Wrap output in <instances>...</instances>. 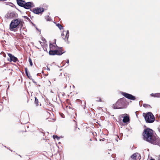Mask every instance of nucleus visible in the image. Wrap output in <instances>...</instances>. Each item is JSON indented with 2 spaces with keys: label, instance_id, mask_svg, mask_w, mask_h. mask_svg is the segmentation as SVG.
Returning a JSON list of instances; mask_svg holds the SVG:
<instances>
[{
  "label": "nucleus",
  "instance_id": "obj_16",
  "mask_svg": "<svg viewBox=\"0 0 160 160\" xmlns=\"http://www.w3.org/2000/svg\"><path fill=\"white\" fill-rule=\"evenodd\" d=\"M69 37V34H66V35L65 38H63V39L65 40V39H66V41L67 43L68 42V39Z\"/></svg>",
  "mask_w": 160,
  "mask_h": 160
},
{
  "label": "nucleus",
  "instance_id": "obj_20",
  "mask_svg": "<svg viewBox=\"0 0 160 160\" xmlns=\"http://www.w3.org/2000/svg\"><path fill=\"white\" fill-rule=\"evenodd\" d=\"M23 17L25 19H27V20H28L29 22H31V21L30 20V19L27 16H23Z\"/></svg>",
  "mask_w": 160,
  "mask_h": 160
},
{
  "label": "nucleus",
  "instance_id": "obj_38",
  "mask_svg": "<svg viewBox=\"0 0 160 160\" xmlns=\"http://www.w3.org/2000/svg\"><path fill=\"white\" fill-rule=\"evenodd\" d=\"M150 160H155V159L153 158H151L150 159Z\"/></svg>",
  "mask_w": 160,
  "mask_h": 160
},
{
  "label": "nucleus",
  "instance_id": "obj_50",
  "mask_svg": "<svg viewBox=\"0 0 160 160\" xmlns=\"http://www.w3.org/2000/svg\"><path fill=\"white\" fill-rule=\"evenodd\" d=\"M73 87L74 88L75 87L74 85H73Z\"/></svg>",
  "mask_w": 160,
  "mask_h": 160
},
{
  "label": "nucleus",
  "instance_id": "obj_55",
  "mask_svg": "<svg viewBox=\"0 0 160 160\" xmlns=\"http://www.w3.org/2000/svg\"><path fill=\"white\" fill-rule=\"evenodd\" d=\"M43 71H42V73H43Z\"/></svg>",
  "mask_w": 160,
  "mask_h": 160
},
{
  "label": "nucleus",
  "instance_id": "obj_11",
  "mask_svg": "<svg viewBox=\"0 0 160 160\" xmlns=\"http://www.w3.org/2000/svg\"><path fill=\"white\" fill-rule=\"evenodd\" d=\"M123 115V122L125 123H128L129 122L130 118L128 115L125 113Z\"/></svg>",
  "mask_w": 160,
  "mask_h": 160
},
{
  "label": "nucleus",
  "instance_id": "obj_26",
  "mask_svg": "<svg viewBox=\"0 0 160 160\" xmlns=\"http://www.w3.org/2000/svg\"><path fill=\"white\" fill-rule=\"evenodd\" d=\"M42 40L43 41H45V42H47V41L45 38H44L43 37H42Z\"/></svg>",
  "mask_w": 160,
  "mask_h": 160
},
{
  "label": "nucleus",
  "instance_id": "obj_39",
  "mask_svg": "<svg viewBox=\"0 0 160 160\" xmlns=\"http://www.w3.org/2000/svg\"><path fill=\"white\" fill-rule=\"evenodd\" d=\"M4 146L5 148H7L8 149V148L7 147H6V146Z\"/></svg>",
  "mask_w": 160,
  "mask_h": 160
},
{
  "label": "nucleus",
  "instance_id": "obj_43",
  "mask_svg": "<svg viewBox=\"0 0 160 160\" xmlns=\"http://www.w3.org/2000/svg\"><path fill=\"white\" fill-rule=\"evenodd\" d=\"M158 160H160V157H159V158L158 159Z\"/></svg>",
  "mask_w": 160,
  "mask_h": 160
},
{
  "label": "nucleus",
  "instance_id": "obj_58",
  "mask_svg": "<svg viewBox=\"0 0 160 160\" xmlns=\"http://www.w3.org/2000/svg\"><path fill=\"white\" fill-rule=\"evenodd\" d=\"M1 54V53H0V54Z\"/></svg>",
  "mask_w": 160,
  "mask_h": 160
},
{
  "label": "nucleus",
  "instance_id": "obj_48",
  "mask_svg": "<svg viewBox=\"0 0 160 160\" xmlns=\"http://www.w3.org/2000/svg\"><path fill=\"white\" fill-rule=\"evenodd\" d=\"M60 143H61V142H58V143H59V144H60Z\"/></svg>",
  "mask_w": 160,
  "mask_h": 160
},
{
  "label": "nucleus",
  "instance_id": "obj_40",
  "mask_svg": "<svg viewBox=\"0 0 160 160\" xmlns=\"http://www.w3.org/2000/svg\"><path fill=\"white\" fill-rule=\"evenodd\" d=\"M5 56H6V55H5V54L4 53V57H5Z\"/></svg>",
  "mask_w": 160,
  "mask_h": 160
},
{
  "label": "nucleus",
  "instance_id": "obj_34",
  "mask_svg": "<svg viewBox=\"0 0 160 160\" xmlns=\"http://www.w3.org/2000/svg\"><path fill=\"white\" fill-rule=\"evenodd\" d=\"M66 34H69V30H68L67 31Z\"/></svg>",
  "mask_w": 160,
  "mask_h": 160
},
{
  "label": "nucleus",
  "instance_id": "obj_32",
  "mask_svg": "<svg viewBox=\"0 0 160 160\" xmlns=\"http://www.w3.org/2000/svg\"><path fill=\"white\" fill-rule=\"evenodd\" d=\"M66 63H68H68H69V59H67V60Z\"/></svg>",
  "mask_w": 160,
  "mask_h": 160
},
{
  "label": "nucleus",
  "instance_id": "obj_49",
  "mask_svg": "<svg viewBox=\"0 0 160 160\" xmlns=\"http://www.w3.org/2000/svg\"><path fill=\"white\" fill-rule=\"evenodd\" d=\"M16 0L17 1V2H18V0Z\"/></svg>",
  "mask_w": 160,
  "mask_h": 160
},
{
  "label": "nucleus",
  "instance_id": "obj_10",
  "mask_svg": "<svg viewBox=\"0 0 160 160\" xmlns=\"http://www.w3.org/2000/svg\"><path fill=\"white\" fill-rule=\"evenodd\" d=\"M8 55L10 58V60H9V59H8V60L10 62L13 61L14 62H16L17 61H19L18 58L12 54L8 53Z\"/></svg>",
  "mask_w": 160,
  "mask_h": 160
},
{
  "label": "nucleus",
  "instance_id": "obj_18",
  "mask_svg": "<svg viewBox=\"0 0 160 160\" xmlns=\"http://www.w3.org/2000/svg\"><path fill=\"white\" fill-rule=\"evenodd\" d=\"M35 103L36 104V105L37 106H38V99L36 97H35Z\"/></svg>",
  "mask_w": 160,
  "mask_h": 160
},
{
  "label": "nucleus",
  "instance_id": "obj_56",
  "mask_svg": "<svg viewBox=\"0 0 160 160\" xmlns=\"http://www.w3.org/2000/svg\"><path fill=\"white\" fill-rule=\"evenodd\" d=\"M90 140V141H91V140H91V139Z\"/></svg>",
  "mask_w": 160,
  "mask_h": 160
},
{
  "label": "nucleus",
  "instance_id": "obj_19",
  "mask_svg": "<svg viewBox=\"0 0 160 160\" xmlns=\"http://www.w3.org/2000/svg\"><path fill=\"white\" fill-rule=\"evenodd\" d=\"M143 106L144 108H150L151 107V106L148 104H143L142 105Z\"/></svg>",
  "mask_w": 160,
  "mask_h": 160
},
{
  "label": "nucleus",
  "instance_id": "obj_7",
  "mask_svg": "<svg viewBox=\"0 0 160 160\" xmlns=\"http://www.w3.org/2000/svg\"><path fill=\"white\" fill-rule=\"evenodd\" d=\"M121 94L126 98L132 100H135L136 99V97L130 94L123 92H122Z\"/></svg>",
  "mask_w": 160,
  "mask_h": 160
},
{
  "label": "nucleus",
  "instance_id": "obj_33",
  "mask_svg": "<svg viewBox=\"0 0 160 160\" xmlns=\"http://www.w3.org/2000/svg\"><path fill=\"white\" fill-rule=\"evenodd\" d=\"M115 155H114V154H112V157L113 158H114L115 157Z\"/></svg>",
  "mask_w": 160,
  "mask_h": 160
},
{
  "label": "nucleus",
  "instance_id": "obj_4",
  "mask_svg": "<svg viewBox=\"0 0 160 160\" xmlns=\"http://www.w3.org/2000/svg\"><path fill=\"white\" fill-rule=\"evenodd\" d=\"M56 47L57 48V49L55 50H51L52 48V47H55V46L52 45L51 43L49 44L50 50L49 53L50 55H61L63 53H64L65 51L62 49V47H59L56 45Z\"/></svg>",
  "mask_w": 160,
  "mask_h": 160
},
{
  "label": "nucleus",
  "instance_id": "obj_57",
  "mask_svg": "<svg viewBox=\"0 0 160 160\" xmlns=\"http://www.w3.org/2000/svg\"><path fill=\"white\" fill-rule=\"evenodd\" d=\"M159 117H160V115H159Z\"/></svg>",
  "mask_w": 160,
  "mask_h": 160
},
{
  "label": "nucleus",
  "instance_id": "obj_45",
  "mask_svg": "<svg viewBox=\"0 0 160 160\" xmlns=\"http://www.w3.org/2000/svg\"><path fill=\"white\" fill-rule=\"evenodd\" d=\"M9 150H10L11 151H12V150H11V149H9Z\"/></svg>",
  "mask_w": 160,
  "mask_h": 160
},
{
  "label": "nucleus",
  "instance_id": "obj_31",
  "mask_svg": "<svg viewBox=\"0 0 160 160\" xmlns=\"http://www.w3.org/2000/svg\"><path fill=\"white\" fill-rule=\"evenodd\" d=\"M73 121L75 122V125H76V126L77 127V123L75 120H73Z\"/></svg>",
  "mask_w": 160,
  "mask_h": 160
},
{
  "label": "nucleus",
  "instance_id": "obj_1",
  "mask_svg": "<svg viewBox=\"0 0 160 160\" xmlns=\"http://www.w3.org/2000/svg\"><path fill=\"white\" fill-rule=\"evenodd\" d=\"M142 136L143 139L145 141L160 147V138L156 137L152 129L148 128L145 129L142 133Z\"/></svg>",
  "mask_w": 160,
  "mask_h": 160
},
{
  "label": "nucleus",
  "instance_id": "obj_46",
  "mask_svg": "<svg viewBox=\"0 0 160 160\" xmlns=\"http://www.w3.org/2000/svg\"><path fill=\"white\" fill-rule=\"evenodd\" d=\"M19 156H20V157H21L20 155H19Z\"/></svg>",
  "mask_w": 160,
  "mask_h": 160
},
{
  "label": "nucleus",
  "instance_id": "obj_15",
  "mask_svg": "<svg viewBox=\"0 0 160 160\" xmlns=\"http://www.w3.org/2000/svg\"><path fill=\"white\" fill-rule=\"evenodd\" d=\"M136 157H137L136 153H135L131 156V158L129 159V160H132L137 159Z\"/></svg>",
  "mask_w": 160,
  "mask_h": 160
},
{
  "label": "nucleus",
  "instance_id": "obj_41",
  "mask_svg": "<svg viewBox=\"0 0 160 160\" xmlns=\"http://www.w3.org/2000/svg\"><path fill=\"white\" fill-rule=\"evenodd\" d=\"M67 87V86L66 85L65 87H64V88H65Z\"/></svg>",
  "mask_w": 160,
  "mask_h": 160
},
{
  "label": "nucleus",
  "instance_id": "obj_52",
  "mask_svg": "<svg viewBox=\"0 0 160 160\" xmlns=\"http://www.w3.org/2000/svg\"><path fill=\"white\" fill-rule=\"evenodd\" d=\"M38 86L40 87V85H39Z\"/></svg>",
  "mask_w": 160,
  "mask_h": 160
},
{
  "label": "nucleus",
  "instance_id": "obj_54",
  "mask_svg": "<svg viewBox=\"0 0 160 160\" xmlns=\"http://www.w3.org/2000/svg\"><path fill=\"white\" fill-rule=\"evenodd\" d=\"M43 71H42V73H43Z\"/></svg>",
  "mask_w": 160,
  "mask_h": 160
},
{
  "label": "nucleus",
  "instance_id": "obj_27",
  "mask_svg": "<svg viewBox=\"0 0 160 160\" xmlns=\"http://www.w3.org/2000/svg\"><path fill=\"white\" fill-rule=\"evenodd\" d=\"M96 101L97 102H102V100L101 99V98H98V99H97L96 100Z\"/></svg>",
  "mask_w": 160,
  "mask_h": 160
},
{
  "label": "nucleus",
  "instance_id": "obj_30",
  "mask_svg": "<svg viewBox=\"0 0 160 160\" xmlns=\"http://www.w3.org/2000/svg\"><path fill=\"white\" fill-rule=\"evenodd\" d=\"M36 29V30L38 31H39L40 32H41V30L37 28V27H36V26L35 27Z\"/></svg>",
  "mask_w": 160,
  "mask_h": 160
},
{
  "label": "nucleus",
  "instance_id": "obj_23",
  "mask_svg": "<svg viewBox=\"0 0 160 160\" xmlns=\"http://www.w3.org/2000/svg\"><path fill=\"white\" fill-rule=\"evenodd\" d=\"M53 138L54 139L56 138H57L58 140H59L60 138V137H58L57 135H54L53 136Z\"/></svg>",
  "mask_w": 160,
  "mask_h": 160
},
{
  "label": "nucleus",
  "instance_id": "obj_5",
  "mask_svg": "<svg viewBox=\"0 0 160 160\" xmlns=\"http://www.w3.org/2000/svg\"><path fill=\"white\" fill-rule=\"evenodd\" d=\"M143 116L147 123H152L155 120V118L151 112H149L146 113H143Z\"/></svg>",
  "mask_w": 160,
  "mask_h": 160
},
{
  "label": "nucleus",
  "instance_id": "obj_3",
  "mask_svg": "<svg viewBox=\"0 0 160 160\" xmlns=\"http://www.w3.org/2000/svg\"><path fill=\"white\" fill-rule=\"evenodd\" d=\"M127 100L124 98L119 99L112 105V108L114 109L126 108L127 107Z\"/></svg>",
  "mask_w": 160,
  "mask_h": 160
},
{
  "label": "nucleus",
  "instance_id": "obj_9",
  "mask_svg": "<svg viewBox=\"0 0 160 160\" xmlns=\"http://www.w3.org/2000/svg\"><path fill=\"white\" fill-rule=\"evenodd\" d=\"M34 7H35V5L32 2H26L25 1L23 8L25 9H28Z\"/></svg>",
  "mask_w": 160,
  "mask_h": 160
},
{
  "label": "nucleus",
  "instance_id": "obj_21",
  "mask_svg": "<svg viewBox=\"0 0 160 160\" xmlns=\"http://www.w3.org/2000/svg\"><path fill=\"white\" fill-rule=\"evenodd\" d=\"M46 19L47 21H50L51 20V17H49L48 16H47V17L46 18Z\"/></svg>",
  "mask_w": 160,
  "mask_h": 160
},
{
  "label": "nucleus",
  "instance_id": "obj_37",
  "mask_svg": "<svg viewBox=\"0 0 160 160\" xmlns=\"http://www.w3.org/2000/svg\"><path fill=\"white\" fill-rule=\"evenodd\" d=\"M47 69L48 70H50V68H49L48 67V66H47Z\"/></svg>",
  "mask_w": 160,
  "mask_h": 160
},
{
  "label": "nucleus",
  "instance_id": "obj_42",
  "mask_svg": "<svg viewBox=\"0 0 160 160\" xmlns=\"http://www.w3.org/2000/svg\"><path fill=\"white\" fill-rule=\"evenodd\" d=\"M98 124L99 125V126H101V125L100 124L98 123Z\"/></svg>",
  "mask_w": 160,
  "mask_h": 160
},
{
  "label": "nucleus",
  "instance_id": "obj_12",
  "mask_svg": "<svg viewBox=\"0 0 160 160\" xmlns=\"http://www.w3.org/2000/svg\"><path fill=\"white\" fill-rule=\"evenodd\" d=\"M25 2V1L24 0H18L17 4L19 6L23 8Z\"/></svg>",
  "mask_w": 160,
  "mask_h": 160
},
{
  "label": "nucleus",
  "instance_id": "obj_17",
  "mask_svg": "<svg viewBox=\"0 0 160 160\" xmlns=\"http://www.w3.org/2000/svg\"><path fill=\"white\" fill-rule=\"evenodd\" d=\"M56 26L58 27V28L60 30L63 29V27L59 23L56 24Z\"/></svg>",
  "mask_w": 160,
  "mask_h": 160
},
{
  "label": "nucleus",
  "instance_id": "obj_53",
  "mask_svg": "<svg viewBox=\"0 0 160 160\" xmlns=\"http://www.w3.org/2000/svg\"><path fill=\"white\" fill-rule=\"evenodd\" d=\"M9 88V86L8 87V88L7 89H8Z\"/></svg>",
  "mask_w": 160,
  "mask_h": 160
},
{
  "label": "nucleus",
  "instance_id": "obj_22",
  "mask_svg": "<svg viewBox=\"0 0 160 160\" xmlns=\"http://www.w3.org/2000/svg\"><path fill=\"white\" fill-rule=\"evenodd\" d=\"M29 62L30 66H32L33 65V63L32 62L31 59L30 58H29Z\"/></svg>",
  "mask_w": 160,
  "mask_h": 160
},
{
  "label": "nucleus",
  "instance_id": "obj_29",
  "mask_svg": "<svg viewBox=\"0 0 160 160\" xmlns=\"http://www.w3.org/2000/svg\"><path fill=\"white\" fill-rule=\"evenodd\" d=\"M33 26H34L35 27L36 26L35 24H34V23H33L32 21L31 22H30Z\"/></svg>",
  "mask_w": 160,
  "mask_h": 160
},
{
  "label": "nucleus",
  "instance_id": "obj_14",
  "mask_svg": "<svg viewBox=\"0 0 160 160\" xmlns=\"http://www.w3.org/2000/svg\"><path fill=\"white\" fill-rule=\"evenodd\" d=\"M150 95L152 97H154L160 98V93H152L150 94Z\"/></svg>",
  "mask_w": 160,
  "mask_h": 160
},
{
  "label": "nucleus",
  "instance_id": "obj_47",
  "mask_svg": "<svg viewBox=\"0 0 160 160\" xmlns=\"http://www.w3.org/2000/svg\"><path fill=\"white\" fill-rule=\"evenodd\" d=\"M55 42L56 41V39H55ZM55 43H56V42H55Z\"/></svg>",
  "mask_w": 160,
  "mask_h": 160
},
{
  "label": "nucleus",
  "instance_id": "obj_25",
  "mask_svg": "<svg viewBox=\"0 0 160 160\" xmlns=\"http://www.w3.org/2000/svg\"><path fill=\"white\" fill-rule=\"evenodd\" d=\"M31 79L34 83L36 85H37V83L34 81L33 79L32 78V79Z\"/></svg>",
  "mask_w": 160,
  "mask_h": 160
},
{
  "label": "nucleus",
  "instance_id": "obj_36",
  "mask_svg": "<svg viewBox=\"0 0 160 160\" xmlns=\"http://www.w3.org/2000/svg\"><path fill=\"white\" fill-rule=\"evenodd\" d=\"M142 102V101H140L139 102V105H140V107H141V105H140V102Z\"/></svg>",
  "mask_w": 160,
  "mask_h": 160
},
{
  "label": "nucleus",
  "instance_id": "obj_8",
  "mask_svg": "<svg viewBox=\"0 0 160 160\" xmlns=\"http://www.w3.org/2000/svg\"><path fill=\"white\" fill-rule=\"evenodd\" d=\"M30 10L35 14H42L44 12V9L43 8H36L33 9L32 10L31 9Z\"/></svg>",
  "mask_w": 160,
  "mask_h": 160
},
{
  "label": "nucleus",
  "instance_id": "obj_13",
  "mask_svg": "<svg viewBox=\"0 0 160 160\" xmlns=\"http://www.w3.org/2000/svg\"><path fill=\"white\" fill-rule=\"evenodd\" d=\"M25 73L28 78L29 79H32V77L30 75V73L28 72V69L27 68H25Z\"/></svg>",
  "mask_w": 160,
  "mask_h": 160
},
{
  "label": "nucleus",
  "instance_id": "obj_24",
  "mask_svg": "<svg viewBox=\"0 0 160 160\" xmlns=\"http://www.w3.org/2000/svg\"><path fill=\"white\" fill-rule=\"evenodd\" d=\"M10 3L11 4H12V6H11V5H10V6H11V7H14L16 8L17 10H18V11H20L19 9H17V8H16V7L15 6V5H14L13 3H12V2H10Z\"/></svg>",
  "mask_w": 160,
  "mask_h": 160
},
{
  "label": "nucleus",
  "instance_id": "obj_51",
  "mask_svg": "<svg viewBox=\"0 0 160 160\" xmlns=\"http://www.w3.org/2000/svg\"><path fill=\"white\" fill-rule=\"evenodd\" d=\"M100 141L102 140V139H100Z\"/></svg>",
  "mask_w": 160,
  "mask_h": 160
},
{
  "label": "nucleus",
  "instance_id": "obj_35",
  "mask_svg": "<svg viewBox=\"0 0 160 160\" xmlns=\"http://www.w3.org/2000/svg\"><path fill=\"white\" fill-rule=\"evenodd\" d=\"M61 35L62 36H64V33H63V32H62V33H61Z\"/></svg>",
  "mask_w": 160,
  "mask_h": 160
},
{
  "label": "nucleus",
  "instance_id": "obj_44",
  "mask_svg": "<svg viewBox=\"0 0 160 160\" xmlns=\"http://www.w3.org/2000/svg\"><path fill=\"white\" fill-rule=\"evenodd\" d=\"M40 43L41 44V43L42 42H40V41H39Z\"/></svg>",
  "mask_w": 160,
  "mask_h": 160
},
{
  "label": "nucleus",
  "instance_id": "obj_28",
  "mask_svg": "<svg viewBox=\"0 0 160 160\" xmlns=\"http://www.w3.org/2000/svg\"><path fill=\"white\" fill-rule=\"evenodd\" d=\"M60 115L62 118H64V115L63 113H61Z\"/></svg>",
  "mask_w": 160,
  "mask_h": 160
},
{
  "label": "nucleus",
  "instance_id": "obj_2",
  "mask_svg": "<svg viewBox=\"0 0 160 160\" xmlns=\"http://www.w3.org/2000/svg\"><path fill=\"white\" fill-rule=\"evenodd\" d=\"M24 22L19 18H16L12 20L9 25V30L11 31H16L20 26V30L22 28H24Z\"/></svg>",
  "mask_w": 160,
  "mask_h": 160
},
{
  "label": "nucleus",
  "instance_id": "obj_6",
  "mask_svg": "<svg viewBox=\"0 0 160 160\" xmlns=\"http://www.w3.org/2000/svg\"><path fill=\"white\" fill-rule=\"evenodd\" d=\"M18 17V14L14 12H9L5 15V17L8 19H12Z\"/></svg>",
  "mask_w": 160,
  "mask_h": 160
}]
</instances>
